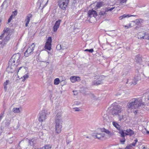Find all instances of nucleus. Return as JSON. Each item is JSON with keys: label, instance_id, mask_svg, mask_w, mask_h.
Wrapping results in <instances>:
<instances>
[{"label": "nucleus", "instance_id": "nucleus-28", "mask_svg": "<svg viewBox=\"0 0 149 149\" xmlns=\"http://www.w3.org/2000/svg\"><path fill=\"white\" fill-rule=\"evenodd\" d=\"M118 132L120 134V136L121 137H125V136H126V132H124L123 130H120V131L119 132Z\"/></svg>", "mask_w": 149, "mask_h": 149}, {"label": "nucleus", "instance_id": "nucleus-7", "mask_svg": "<svg viewBox=\"0 0 149 149\" xmlns=\"http://www.w3.org/2000/svg\"><path fill=\"white\" fill-rule=\"evenodd\" d=\"M8 64V66L7 68V70L8 71V73H13L16 70V68L17 66V65L13 63L11 65L9 64V62Z\"/></svg>", "mask_w": 149, "mask_h": 149}, {"label": "nucleus", "instance_id": "nucleus-50", "mask_svg": "<svg viewBox=\"0 0 149 149\" xmlns=\"http://www.w3.org/2000/svg\"><path fill=\"white\" fill-rule=\"evenodd\" d=\"M98 15L97 14V12L95 10L94 11V12L93 13V17H97V16Z\"/></svg>", "mask_w": 149, "mask_h": 149}, {"label": "nucleus", "instance_id": "nucleus-22", "mask_svg": "<svg viewBox=\"0 0 149 149\" xmlns=\"http://www.w3.org/2000/svg\"><path fill=\"white\" fill-rule=\"evenodd\" d=\"M105 135V134L103 132L100 133H97L95 136L98 139H100L101 138H103Z\"/></svg>", "mask_w": 149, "mask_h": 149}, {"label": "nucleus", "instance_id": "nucleus-43", "mask_svg": "<svg viewBox=\"0 0 149 149\" xmlns=\"http://www.w3.org/2000/svg\"><path fill=\"white\" fill-rule=\"evenodd\" d=\"M84 51L85 52L88 51L90 53H92L94 51H93V49L92 48V49H86Z\"/></svg>", "mask_w": 149, "mask_h": 149}, {"label": "nucleus", "instance_id": "nucleus-27", "mask_svg": "<svg viewBox=\"0 0 149 149\" xmlns=\"http://www.w3.org/2000/svg\"><path fill=\"white\" fill-rule=\"evenodd\" d=\"M94 10L92 9V10H89L88 13V17L91 18L92 15H93V13L94 12Z\"/></svg>", "mask_w": 149, "mask_h": 149}, {"label": "nucleus", "instance_id": "nucleus-60", "mask_svg": "<svg viewBox=\"0 0 149 149\" xmlns=\"http://www.w3.org/2000/svg\"><path fill=\"white\" fill-rule=\"evenodd\" d=\"M71 142V141H69V140L68 139H67V140H66V142H67V143H69Z\"/></svg>", "mask_w": 149, "mask_h": 149}, {"label": "nucleus", "instance_id": "nucleus-49", "mask_svg": "<svg viewBox=\"0 0 149 149\" xmlns=\"http://www.w3.org/2000/svg\"><path fill=\"white\" fill-rule=\"evenodd\" d=\"M13 15H11L9 18L8 20V23H10V21H11V20L12 19Z\"/></svg>", "mask_w": 149, "mask_h": 149}, {"label": "nucleus", "instance_id": "nucleus-11", "mask_svg": "<svg viewBox=\"0 0 149 149\" xmlns=\"http://www.w3.org/2000/svg\"><path fill=\"white\" fill-rule=\"evenodd\" d=\"M61 21V20L60 19H59L56 21L53 27L54 32H55L56 31L59 26Z\"/></svg>", "mask_w": 149, "mask_h": 149}, {"label": "nucleus", "instance_id": "nucleus-24", "mask_svg": "<svg viewBox=\"0 0 149 149\" xmlns=\"http://www.w3.org/2000/svg\"><path fill=\"white\" fill-rule=\"evenodd\" d=\"M135 58L136 62L138 63H140L142 61L141 56L140 55H138L136 56Z\"/></svg>", "mask_w": 149, "mask_h": 149}, {"label": "nucleus", "instance_id": "nucleus-51", "mask_svg": "<svg viewBox=\"0 0 149 149\" xmlns=\"http://www.w3.org/2000/svg\"><path fill=\"white\" fill-rule=\"evenodd\" d=\"M115 7H112L111 8H110V9H109L108 10H105V12H108L109 11H111L112 10H113V9H114V8H115Z\"/></svg>", "mask_w": 149, "mask_h": 149}, {"label": "nucleus", "instance_id": "nucleus-39", "mask_svg": "<svg viewBox=\"0 0 149 149\" xmlns=\"http://www.w3.org/2000/svg\"><path fill=\"white\" fill-rule=\"evenodd\" d=\"M120 3L122 5H123L124 3H125L127 0H118Z\"/></svg>", "mask_w": 149, "mask_h": 149}, {"label": "nucleus", "instance_id": "nucleus-41", "mask_svg": "<svg viewBox=\"0 0 149 149\" xmlns=\"http://www.w3.org/2000/svg\"><path fill=\"white\" fill-rule=\"evenodd\" d=\"M125 141V137H122V139L120 140V141L122 144H124Z\"/></svg>", "mask_w": 149, "mask_h": 149}, {"label": "nucleus", "instance_id": "nucleus-47", "mask_svg": "<svg viewBox=\"0 0 149 149\" xmlns=\"http://www.w3.org/2000/svg\"><path fill=\"white\" fill-rule=\"evenodd\" d=\"M113 125L115 127H117L118 125L117 123L115 122H113Z\"/></svg>", "mask_w": 149, "mask_h": 149}, {"label": "nucleus", "instance_id": "nucleus-53", "mask_svg": "<svg viewBox=\"0 0 149 149\" xmlns=\"http://www.w3.org/2000/svg\"><path fill=\"white\" fill-rule=\"evenodd\" d=\"M125 149H132L131 147L130 146H127L125 148Z\"/></svg>", "mask_w": 149, "mask_h": 149}, {"label": "nucleus", "instance_id": "nucleus-20", "mask_svg": "<svg viewBox=\"0 0 149 149\" xmlns=\"http://www.w3.org/2000/svg\"><path fill=\"white\" fill-rule=\"evenodd\" d=\"M145 34L144 31L140 32L138 33L137 36L138 39H143L144 34Z\"/></svg>", "mask_w": 149, "mask_h": 149}, {"label": "nucleus", "instance_id": "nucleus-52", "mask_svg": "<svg viewBox=\"0 0 149 149\" xmlns=\"http://www.w3.org/2000/svg\"><path fill=\"white\" fill-rule=\"evenodd\" d=\"M116 128L118 130L119 132L120 131V130H123L122 129H121L120 128V126L119 125H118Z\"/></svg>", "mask_w": 149, "mask_h": 149}, {"label": "nucleus", "instance_id": "nucleus-2", "mask_svg": "<svg viewBox=\"0 0 149 149\" xmlns=\"http://www.w3.org/2000/svg\"><path fill=\"white\" fill-rule=\"evenodd\" d=\"M142 100L141 99H135L134 101L132 102L127 104L128 107L130 109L137 108L141 106L142 103Z\"/></svg>", "mask_w": 149, "mask_h": 149}, {"label": "nucleus", "instance_id": "nucleus-64", "mask_svg": "<svg viewBox=\"0 0 149 149\" xmlns=\"http://www.w3.org/2000/svg\"><path fill=\"white\" fill-rule=\"evenodd\" d=\"M43 62H46L48 64L49 63V62H46V61H43Z\"/></svg>", "mask_w": 149, "mask_h": 149}, {"label": "nucleus", "instance_id": "nucleus-18", "mask_svg": "<svg viewBox=\"0 0 149 149\" xmlns=\"http://www.w3.org/2000/svg\"><path fill=\"white\" fill-rule=\"evenodd\" d=\"M125 131L127 132H126V135L128 136L129 135L130 136H132L133 134H134V132L131 129H127Z\"/></svg>", "mask_w": 149, "mask_h": 149}, {"label": "nucleus", "instance_id": "nucleus-4", "mask_svg": "<svg viewBox=\"0 0 149 149\" xmlns=\"http://www.w3.org/2000/svg\"><path fill=\"white\" fill-rule=\"evenodd\" d=\"M20 54L19 53L14 54L9 60V64L11 65L13 63L18 65L20 63Z\"/></svg>", "mask_w": 149, "mask_h": 149}, {"label": "nucleus", "instance_id": "nucleus-30", "mask_svg": "<svg viewBox=\"0 0 149 149\" xmlns=\"http://www.w3.org/2000/svg\"><path fill=\"white\" fill-rule=\"evenodd\" d=\"M118 116V118L119 119V121H123L124 119V116L123 115H121V114H120Z\"/></svg>", "mask_w": 149, "mask_h": 149}, {"label": "nucleus", "instance_id": "nucleus-33", "mask_svg": "<svg viewBox=\"0 0 149 149\" xmlns=\"http://www.w3.org/2000/svg\"><path fill=\"white\" fill-rule=\"evenodd\" d=\"M60 82V80L59 78H56L54 79V84L55 85H58Z\"/></svg>", "mask_w": 149, "mask_h": 149}, {"label": "nucleus", "instance_id": "nucleus-44", "mask_svg": "<svg viewBox=\"0 0 149 149\" xmlns=\"http://www.w3.org/2000/svg\"><path fill=\"white\" fill-rule=\"evenodd\" d=\"M61 45L58 44L57 45L56 47V49L58 50L61 49Z\"/></svg>", "mask_w": 149, "mask_h": 149}, {"label": "nucleus", "instance_id": "nucleus-55", "mask_svg": "<svg viewBox=\"0 0 149 149\" xmlns=\"http://www.w3.org/2000/svg\"><path fill=\"white\" fill-rule=\"evenodd\" d=\"M141 149H146V148L145 146L143 145L141 147Z\"/></svg>", "mask_w": 149, "mask_h": 149}, {"label": "nucleus", "instance_id": "nucleus-32", "mask_svg": "<svg viewBox=\"0 0 149 149\" xmlns=\"http://www.w3.org/2000/svg\"><path fill=\"white\" fill-rule=\"evenodd\" d=\"M138 141V140L137 139H136L134 140V141L132 143L128 145V146H130L131 147V148H132V146H135L136 143Z\"/></svg>", "mask_w": 149, "mask_h": 149}, {"label": "nucleus", "instance_id": "nucleus-8", "mask_svg": "<svg viewBox=\"0 0 149 149\" xmlns=\"http://www.w3.org/2000/svg\"><path fill=\"white\" fill-rule=\"evenodd\" d=\"M52 38L51 37H49L45 43L44 47L46 49L50 51L51 49V43L52 42Z\"/></svg>", "mask_w": 149, "mask_h": 149}, {"label": "nucleus", "instance_id": "nucleus-48", "mask_svg": "<svg viewBox=\"0 0 149 149\" xmlns=\"http://www.w3.org/2000/svg\"><path fill=\"white\" fill-rule=\"evenodd\" d=\"M4 113V112H2L1 113L0 115V120L2 119V118L3 117Z\"/></svg>", "mask_w": 149, "mask_h": 149}, {"label": "nucleus", "instance_id": "nucleus-45", "mask_svg": "<svg viewBox=\"0 0 149 149\" xmlns=\"http://www.w3.org/2000/svg\"><path fill=\"white\" fill-rule=\"evenodd\" d=\"M129 72V71L128 70H124L123 71L124 74H125V75H127L128 74Z\"/></svg>", "mask_w": 149, "mask_h": 149}, {"label": "nucleus", "instance_id": "nucleus-57", "mask_svg": "<svg viewBox=\"0 0 149 149\" xmlns=\"http://www.w3.org/2000/svg\"><path fill=\"white\" fill-rule=\"evenodd\" d=\"M73 92L74 93V95H76L77 94V92L76 91H73Z\"/></svg>", "mask_w": 149, "mask_h": 149}, {"label": "nucleus", "instance_id": "nucleus-63", "mask_svg": "<svg viewBox=\"0 0 149 149\" xmlns=\"http://www.w3.org/2000/svg\"><path fill=\"white\" fill-rule=\"evenodd\" d=\"M137 113V110L135 111L134 113Z\"/></svg>", "mask_w": 149, "mask_h": 149}, {"label": "nucleus", "instance_id": "nucleus-23", "mask_svg": "<svg viewBox=\"0 0 149 149\" xmlns=\"http://www.w3.org/2000/svg\"><path fill=\"white\" fill-rule=\"evenodd\" d=\"M102 79H100L98 81L94 80L93 81V85H99L102 84Z\"/></svg>", "mask_w": 149, "mask_h": 149}, {"label": "nucleus", "instance_id": "nucleus-15", "mask_svg": "<svg viewBox=\"0 0 149 149\" xmlns=\"http://www.w3.org/2000/svg\"><path fill=\"white\" fill-rule=\"evenodd\" d=\"M70 79L72 83L76 81H79L80 80V78L79 77L72 76L70 78Z\"/></svg>", "mask_w": 149, "mask_h": 149}, {"label": "nucleus", "instance_id": "nucleus-6", "mask_svg": "<svg viewBox=\"0 0 149 149\" xmlns=\"http://www.w3.org/2000/svg\"><path fill=\"white\" fill-rule=\"evenodd\" d=\"M39 117L38 120L40 122H42L46 119V116L49 114V112L46 113L45 110H42L39 113Z\"/></svg>", "mask_w": 149, "mask_h": 149}, {"label": "nucleus", "instance_id": "nucleus-16", "mask_svg": "<svg viewBox=\"0 0 149 149\" xmlns=\"http://www.w3.org/2000/svg\"><path fill=\"white\" fill-rule=\"evenodd\" d=\"M104 5L105 4L102 1L97 2L95 8V10H97L101 7L104 6Z\"/></svg>", "mask_w": 149, "mask_h": 149}, {"label": "nucleus", "instance_id": "nucleus-36", "mask_svg": "<svg viewBox=\"0 0 149 149\" xmlns=\"http://www.w3.org/2000/svg\"><path fill=\"white\" fill-rule=\"evenodd\" d=\"M34 139H32L31 140H29V143L30 145L33 146L34 144Z\"/></svg>", "mask_w": 149, "mask_h": 149}, {"label": "nucleus", "instance_id": "nucleus-1", "mask_svg": "<svg viewBox=\"0 0 149 149\" xmlns=\"http://www.w3.org/2000/svg\"><path fill=\"white\" fill-rule=\"evenodd\" d=\"M61 117V113H58L55 117V130L56 132L58 134H59L61 132L62 127V120Z\"/></svg>", "mask_w": 149, "mask_h": 149}, {"label": "nucleus", "instance_id": "nucleus-31", "mask_svg": "<svg viewBox=\"0 0 149 149\" xmlns=\"http://www.w3.org/2000/svg\"><path fill=\"white\" fill-rule=\"evenodd\" d=\"M144 36L143 38V39H147L149 40V33L145 32V34H144Z\"/></svg>", "mask_w": 149, "mask_h": 149}, {"label": "nucleus", "instance_id": "nucleus-40", "mask_svg": "<svg viewBox=\"0 0 149 149\" xmlns=\"http://www.w3.org/2000/svg\"><path fill=\"white\" fill-rule=\"evenodd\" d=\"M29 77V76L28 75L26 74L23 76V77L24 79L22 80V81H24L26 79L28 78Z\"/></svg>", "mask_w": 149, "mask_h": 149}, {"label": "nucleus", "instance_id": "nucleus-17", "mask_svg": "<svg viewBox=\"0 0 149 149\" xmlns=\"http://www.w3.org/2000/svg\"><path fill=\"white\" fill-rule=\"evenodd\" d=\"M77 3V0H72L70 6L71 8L72 9H76Z\"/></svg>", "mask_w": 149, "mask_h": 149}, {"label": "nucleus", "instance_id": "nucleus-58", "mask_svg": "<svg viewBox=\"0 0 149 149\" xmlns=\"http://www.w3.org/2000/svg\"><path fill=\"white\" fill-rule=\"evenodd\" d=\"M75 109V111H79V109L78 108H74Z\"/></svg>", "mask_w": 149, "mask_h": 149}, {"label": "nucleus", "instance_id": "nucleus-25", "mask_svg": "<svg viewBox=\"0 0 149 149\" xmlns=\"http://www.w3.org/2000/svg\"><path fill=\"white\" fill-rule=\"evenodd\" d=\"M102 131L105 132L106 134H108L109 136H112L113 134L111 132L108 130L106 129L105 128L102 129Z\"/></svg>", "mask_w": 149, "mask_h": 149}, {"label": "nucleus", "instance_id": "nucleus-12", "mask_svg": "<svg viewBox=\"0 0 149 149\" xmlns=\"http://www.w3.org/2000/svg\"><path fill=\"white\" fill-rule=\"evenodd\" d=\"M141 79L140 75V74H137L136 75H135L134 77V79L132 81V83L136 85L138 81L140 80Z\"/></svg>", "mask_w": 149, "mask_h": 149}, {"label": "nucleus", "instance_id": "nucleus-42", "mask_svg": "<svg viewBox=\"0 0 149 149\" xmlns=\"http://www.w3.org/2000/svg\"><path fill=\"white\" fill-rule=\"evenodd\" d=\"M44 148L45 149H50L51 148V146L50 145H47L44 146Z\"/></svg>", "mask_w": 149, "mask_h": 149}, {"label": "nucleus", "instance_id": "nucleus-37", "mask_svg": "<svg viewBox=\"0 0 149 149\" xmlns=\"http://www.w3.org/2000/svg\"><path fill=\"white\" fill-rule=\"evenodd\" d=\"M106 12L103 11H101L99 13V15H100L101 17H103L104 16V15L106 14Z\"/></svg>", "mask_w": 149, "mask_h": 149}, {"label": "nucleus", "instance_id": "nucleus-46", "mask_svg": "<svg viewBox=\"0 0 149 149\" xmlns=\"http://www.w3.org/2000/svg\"><path fill=\"white\" fill-rule=\"evenodd\" d=\"M125 28H126V29H127L128 28H129L130 27H131L132 26H131V24H128L125 26Z\"/></svg>", "mask_w": 149, "mask_h": 149}, {"label": "nucleus", "instance_id": "nucleus-21", "mask_svg": "<svg viewBox=\"0 0 149 149\" xmlns=\"http://www.w3.org/2000/svg\"><path fill=\"white\" fill-rule=\"evenodd\" d=\"M10 81L8 80H6V81L4 82L3 84V86H4V89L5 91L6 92L7 91L8 87L7 85L9 83Z\"/></svg>", "mask_w": 149, "mask_h": 149}, {"label": "nucleus", "instance_id": "nucleus-62", "mask_svg": "<svg viewBox=\"0 0 149 149\" xmlns=\"http://www.w3.org/2000/svg\"><path fill=\"white\" fill-rule=\"evenodd\" d=\"M146 133L148 134H149V131H147L146 132Z\"/></svg>", "mask_w": 149, "mask_h": 149}, {"label": "nucleus", "instance_id": "nucleus-10", "mask_svg": "<svg viewBox=\"0 0 149 149\" xmlns=\"http://www.w3.org/2000/svg\"><path fill=\"white\" fill-rule=\"evenodd\" d=\"M34 47L35 46L32 47V48L30 47L28 48L24 53V56L26 57H28L32 54L33 53Z\"/></svg>", "mask_w": 149, "mask_h": 149}, {"label": "nucleus", "instance_id": "nucleus-56", "mask_svg": "<svg viewBox=\"0 0 149 149\" xmlns=\"http://www.w3.org/2000/svg\"><path fill=\"white\" fill-rule=\"evenodd\" d=\"M13 12L14 13V14L15 15H17V10H15V11H14Z\"/></svg>", "mask_w": 149, "mask_h": 149}, {"label": "nucleus", "instance_id": "nucleus-54", "mask_svg": "<svg viewBox=\"0 0 149 149\" xmlns=\"http://www.w3.org/2000/svg\"><path fill=\"white\" fill-rule=\"evenodd\" d=\"M67 49V48L66 47H65L64 46H62L61 45V49L64 50V49Z\"/></svg>", "mask_w": 149, "mask_h": 149}, {"label": "nucleus", "instance_id": "nucleus-14", "mask_svg": "<svg viewBox=\"0 0 149 149\" xmlns=\"http://www.w3.org/2000/svg\"><path fill=\"white\" fill-rule=\"evenodd\" d=\"M32 17V15L31 14H28L25 20V26L27 27L28 26V24L30 22V18Z\"/></svg>", "mask_w": 149, "mask_h": 149}, {"label": "nucleus", "instance_id": "nucleus-35", "mask_svg": "<svg viewBox=\"0 0 149 149\" xmlns=\"http://www.w3.org/2000/svg\"><path fill=\"white\" fill-rule=\"evenodd\" d=\"M13 111L14 113H19L20 112L19 109L18 108H14L13 109Z\"/></svg>", "mask_w": 149, "mask_h": 149}, {"label": "nucleus", "instance_id": "nucleus-29", "mask_svg": "<svg viewBox=\"0 0 149 149\" xmlns=\"http://www.w3.org/2000/svg\"><path fill=\"white\" fill-rule=\"evenodd\" d=\"M5 45L3 44H0V53H2L4 51L3 48Z\"/></svg>", "mask_w": 149, "mask_h": 149}, {"label": "nucleus", "instance_id": "nucleus-3", "mask_svg": "<svg viewBox=\"0 0 149 149\" xmlns=\"http://www.w3.org/2000/svg\"><path fill=\"white\" fill-rule=\"evenodd\" d=\"M115 104L116 103L112 104L113 107L110 112L111 114L113 116L118 115L121 113L122 111L121 107L118 105H115Z\"/></svg>", "mask_w": 149, "mask_h": 149}, {"label": "nucleus", "instance_id": "nucleus-59", "mask_svg": "<svg viewBox=\"0 0 149 149\" xmlns=\"http://www.w3.org/2000/svg\"><path fill=\"white\" fill-rule=\"evenodd\" d=\"M12 31H13L12 30L10 29L8 31V33L11 34L10 33H12Z\"/></svg>", "mask_w": 149, "mask_h": 149}, {"label": "nucleus", "instance_id": "nucleus-61", "mask_svg": "<svg viewBox=\"0 0 149 149\" xmlns=\"http://www.w3.org/2000/svg\"><path fill=\"white\" fill-rule=\"evenodd\" d=\"M22 68V67H21L20 68H19V69H18L17 71V73L18 72L19 70L21 69Z\"/></svg>", "mask_w": 149, "mask_h": 149}, {"label": "nucleus", "instance_id": "nucleus-19", "mask_svg": "<svg viewBox=\"0 0 149 149\" xmlns=\"http://www.w3.org/2000/svg\"><path fill=\"white\" fill-rule=\"evenodd\" d=\"M136 16V15H130L129 14L126 15V14H124L122 16H120L119 17V18L120 20H121L122 19L125 18H128L132 16Z\"/></svg>", "mask_w": 149, "mask_h": 149}, {"label": "nucleus", "instance_id": "nucleus-26", "mask_svg": "<svg viewBox=\"0 0 149 149\" xmlns=\"http://www.w3.org/2000/svg\"><path fill=\"white\" fill-rule=\"evenodd\" d=\"M103 118L104 121V122H109L110 121V120L109 119V117L107 115H104L103 116Z\"/></svg>", "mask_w": 149, "mask_h": 149}, {"label": "nucleus", "instance_id": "nucleus-13", "mask_svg": "<svg viewBox=\"0 0 149 149\" xmlns=\"http://www.w3.org/2000/svg\"><path fill=\"white\" fill-rule=\"evenodd\" d=\"M10 29L8 28H5L3 31V33L0 36V39H2L5 35V34H8V32Z\"/></svg>", "mask_w": 149, "mask_h": 149}, {"label": "nucleus", "instance_id": "nucleus-34", "mask_svg": "<svg viewBox=\"0 0 149 149\" xmlns=\"http://www.w3.org/2000/svg\"><path fill=\"white\" fill-rule=\"evenodd\" d=\"M9 0H5L3 2V3L2 4L1 6V9H2L4 7V5L6 4V5H7V1H9ZM7 6H6V7H7Z\"/></svg>", "mask_w": 149, "mask_h": 149}, {"label": "nucleus", "instance_id": "nucleus-5", "mask_svg": "<svg viewBox=\"0 0 149 149\" xmlns=\"http://www.w3.org/2000/svg\"><path fill=\"white\" fill-rule=\"evenodd\" d=\"M70 0H58V6L61 10H65Z\"/></svg>", "mask_w": 149, "mask_h": 149}, {"label": "nucleus", "instance_id": "nucleus-38", "mask_svg": "<svg viewBox=\"0 0 149 149\" xmlns=\"http://www.w3.org/2000/svg\"><path fill=\"white\" fill-rule=\"evenodd\" d=\"M11 120H6V121L5 122V125L7 127L9 125L10 123Z\"/></svg>", "mask_w": 149, "mask_h": 149}, {"label": "nucleus", "instance_id": "nucleus-9", "mask_svg": "<svg viewBox=\"0 0 149 149\" xmlns=\"http://www.w3.org/2000/svg\"><path fill=\"white\" fill-rule=\"evenodd\" d=\"M5 37L3 39V38L1 39V41H0V44H3L5 45L7 44L8 41L10 39V37L11 35V34L8 33L5 34Z\"/></svg>", "mask_w": 149, "mask_h": 149}]
</instances>
